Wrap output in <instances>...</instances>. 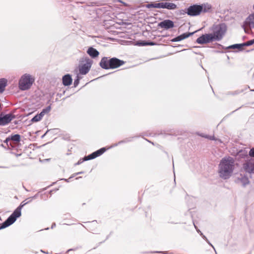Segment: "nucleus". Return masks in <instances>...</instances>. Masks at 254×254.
<instances>
[{"instance_id":"obj_1","label":"nucleus","mask_w":254,"mask_h":254,"mask_svg":"<svg viewBox=\"0 0 254 254\" xmlns=\"http://www.w3.org/2000/svg\"><path fill=\"white\" fill-rule=\"evenodd\" d=\"M234 169V160L231 157H225L220 161L218 166L219 177L227 180L232 176Z\"/></svg>"},{"instance_id":"obj_2","label":"nucleus","mask_w":254,"mask_h":254,"mask_svg":"<svg viewBox=\"0 0 254 254\" xmlns=\"http://www.w3.org/2000/svg\"><path fill=\"white\" fill-rule=\"evenodd\" d=\"M26 199L23 201L7 219L3 223L0 224V230L9 226L15 222L17 218L21 216L22 208L24 206L28 203V202H26Z\"/></svg>"},{"instance_id":"obj_3","label":"nucleus","mask_w":254,"mask_h":254,"mask_svg":"<svg viewBox=\"0 0 254 254\" xmlns=\"http://www.w3.org/2000/svg\"><path fill=\"white\" fill-rule=\"evenodd\" d=\"M125 64V62L117 58L110 59L108 57L102 58L99 65L103 69H114L120 67Z\"/></svg>"},{"instance_id":"obj_4","label":"nucleus","mask_w":254,"mask_h":254,"mask_svg":"<svg viewBox=\"0 0 254 254\" xmlns=\"http://www.w3.org/2000/svg\"><path fill=\"white\" fill-rule=\"evenodd\" d=\"M211 8V6L208 3L201 5L193 4L187 9L186 13L190 16H195L198 15L201 12H208Z\"/></svg>"},{"instance_id":"obj_5","label":"nucleus","mask_w":254,"mask_h":254,"mask_svg":"<svg viewBox=\"0 0 254 254\" xmlns=\"http://www.w3.org/2000/svg\"><path fill=\"white\" fill-rule=\"evenodd\" d=\"M227 27L224 23H221L213 27V33H211L214 41H219L223 37L226 31Z\"/></svg>"},{"instance_id":"obj_6","label":"nucleus","mask_w":254,"mask_h":254,"mask_svg":"<svg viewBox=\"0 0 254 254\" xmlns=\"http://www.w3.org/2000/svg\"><path fill=\"white\" fill-rule=\"evenodd\" d=\"M34 79L28 74L22 75L19 81V88L21 90L29 89L32 86Z\"/></svg>"},{"instance_id":"obj_7","label":"nucleus","mask_w":254,"mask_h":254,"mask_svg":"<svg viewBox=\"0 0 254 254\" xmlns=\"http://www.w3.org/2000/svg\"><path fill=\"white\" fill-rule=\"evenodd\" d=\"M147 8H166L169 10H174L177 8L176 4L164 0L158 3H151L146 5Z\"/></svg>"},{"instance_id":"obj_8","label":"nucleus","mask_w":254,"mask_h":254,"mask_svg":"<svg viewBox=\"0 0 254 254\" xmlns=\"http://www.w3.org/2000/svg\"><path fill=\"white\" fill-rule=\"evenodd\" d=\"M85 63L80 64L78 66L79 73L82 75H85L89 72L92 64V61L88 58H85Z\"/></svg>"},{"instance_id":"obj_9","label":"nucleus","mask_w":254,"mask_h":254,"mask_svg":"<svg viewBox=\"0 0 254 254\" xmlns=\"http://www.w3.org/2000/svg\"><path fill=\"white\" fill-rule=\"evenodd\" d=\"M211 33L202 34L197 38L196 42L199 44H205L214 41Z\"/></svg>"},{"instance_id":"obj_10","label":"nucleus","mask_w":254,"mask_h":254,"mask_svg":"<svg viewBox=\"0 0 254 254\" xmlns=\"http://www.w3.org/2000/svg\"><path fill=\"white\" fill-rule=\"evenodd\" d=\"M15 116L12 114H7L3 116L0 115V126H4L9 124L13 119Z\"/></svg>"},{"instance_id":"obj_11","label":"nucleus","mask_w":254,"mask_h":254,"mask_svg":"<svg viewBox=\"0 0 254 254\" xmlns=\"http://www.w3.org/2000/svg\"><path fill=\"white\" fill-rule=\"evenodd\" d=\"M235 182L245 187L249 184L250 181L246 175L240 174L236 179Z\"/></svg>"},{"instance_id":"obj_12","label":"nucleus","mask_w":254,"mask_h":254,"mask_svg":"<svg viewBox=\"0 0 254 254\" xmlns=\"http://www.w3.org/2000/svg\"><path fill=\"white\" fill-rule=\"evenodd\" d=\"M158 27L168 30L174 27V23L171 20L166 19L159 22Z\"/></svg>"},{"instance_id":"obj_13","label":"nucleus","mask_w":254,"mask_h":254,"mask_svg":"<svg viewBox=\"0 0 254 254\" xmlns=\"http://www.w3.org/2000/svg\"><path fill=\"white\" fill-rule=\"evenodd\" d=\"M243 168L244 170L249 173H254V164L247 162L243 164Z\"/></svg>"},{"instance_id":"obj_14","label":"nucleus","mask_w":254,"mask_h":254,"mask_svg":"<svg viewBox=\"0 0 254 254\" xmlns=\"http://www.w3.org/2000/svg\"><path fill=\"white\" fill-rule=\"evenodd\" d=\"M194 34V32H188V33H184L173 39H172L171 41L172 42H179L181 40H183L187 38H188L191 35H192Z\"/></svg>"},{"instance_id":"obj_15","label":"nucleus","mask_w":254,"mask_h":254,"mask_svg":"<svg viewBox=\"0 0 254 254\" xmlns=\"http://www.w3.org/2000/svg\"><path fill=\"white\" fill-rule=\"evenodd\" d=\"M246 24L254 28V13L250 14L245 21Z\"/></svg>"},{"instance_id":"obj_16","label":"nucleus","mask_w":254,"mask_h":254,"mask_svg":"<svg viewBox=\"0 0 254 254\" xmlns=\"http://www.w3.org/2000/svg\"><path fill=\"white\" fill-rule=\"evenodd\" d=\"M63 83L64 86H69L71 84L72 78L70 75L67 74L63 77Z\"/></svg>"},{"instance_id":"obj_17","label":"nucleus","mask_w":254,"mask_h":254,"mask_svg":"<svg viewBox=\"0 0 254 254\" xmlns=\"http://www.w3.org/2000/svg\"><path fill=\"white\" fill-rule=\"evenodd\" d=\"M87 53L92 58H95L99 55V52L93 47L89 48Z\"/></svg>"},{"instance_id":"obj_18","label":"nucleus","mask_w":254,"mask_h":254,"mask_svg":"<svg viewBox=\"0 0 254 254\" xmlns=\"http://www.w3.org/2000/svg\"><path fill=\"white\" fill-rule=\"evenodd\" d=\"M7 80L5 78L0 79V94L3 92L5 87L7 86Z\"/></svg>"},{"instance_id":"obj_19","label":"nucleus","mask_w":254,"mask_h":254,"mask_svg":"<svg viewBox=\"0 0 254 254\" xmlns=\"http://www.w3.org/2000/svg\"><path fill=\"white\" fill-rule=\"evenodd\" d=\"M245 46V45H244V43H242V44H234V45L228 46L227 48V49H237L241 51L243 49V48Z\"/></svg>"},{"instance_id":"obj_20","label":"nucleus","mask_w":254,"mask_h":254,"mask_svg":"<svg viewBox=\"0 0 254 254\" xmlns=\"http://www.w3.org/2000/svg\"><path fill=\"white\" fill-rule=\"evenodd\" d=\"M9 137L10 139L14 142H18L20 141V135L18 134L12 135L11 136H9Z\"/></svg>"},{"instance_id":"obj_21","label":"nucleus","mask_w":254,"mask_h":254,"mask_svg":"<svg viewBox=\"0 0 254 254\" xmlns=\"http://www.w3.org/2000/svg\"><path fill=\"white\" fill-rule=\"evenodd\" d=\"M96 157H97L95 154V152H94L87 156H85L83 158V161H87V160H92V159L96 158Z\"/></svg>"},{"instance_id":"obj_22","label":"nucleus","mask_w":254,"mask_h":254,"mask_svg":"<svg viewBox=\"0 0 254 254\" xmlns=\"http://www.w3.org/2000/svg\"><path fill=\"white\" fill-rule=\"evenodd\" d=\"M43 117V116H42V115L41 113H40V114H37L36 116H35L31 119V121L33 123L37 122L40 121L42 119Z\"/></svg>"},{"instance_id":"obj_23","label":"nucleus","mask_w":254,"mask_h":254,"mask_svg":"<svg viewBox=\"0 0 254 254\" xmlns=\"http://www.w3.org/2000/svg\"><path fill=\"white\" fill-rule=\"evenodd\" d=\"M247 151L245 150H240L237 153V156L240 158H245L247 156Z\"/></svg>"},{"instance_id":"obj_24","label":"nucleus","mask_w":254,"mask_h":254,"mask_svg":"<svg viewBox=\"0 0 254 254\" xmlns=\"http://www.w3.org/2000/svg\"><path fill=\"white\" fill-rule=\"evenodd\" d=\"M131 141V138H126V139H125L124 140H121V141H119L117 143L114 144V145H113L111 146V147H116V146H118V145L121 144L122 143L128 142H130Z\"/></svg>"},{"instance_id":"obj_25","label":"nucleus","mask_w":254,"mask_h":254,"mask_svg":"<svg viewBox=\"0 0 254 254\" xmlns=\"http://www.w3.org/2000/svg\"><path fill=\"white\" fill-rule=\"evenodd\" d=\"M106 149L105 147H103L95 151L96 157H97L103 154L106 151Z\"/></svg>"},{"instance_id":"obj_26","label":"nucleus","mask_w":254,"mask_h":254,"mask_svg":"<svg viewBox=\"0 0 254 254\" xmlns=\"http://www.w3.org/2000/svg\"><path fill=\"white\" fill-rule=\"evenodd\" d=\"M51 106H49L47 107L46 108L43 109L40 113L44 117V116L46 114H48L51 111Z\"/></svg>"},{"instance_id":"obj_27","label":"nucleus","mask_w":254,"mask_h":254,"mask_svg":"<svg viewBox=\"0 0 254 254\" xmlns=\"http://www.w3.org/2000/svg\"><path fill=\"white\" fill-rule=\"evenodd\" d=\"M135 45L138 46H147V41H137Z\"/></svg>"},{"instance_id":"obj_28","label":"nucleus","mask_w":254,"mask_h":254,"mask_svg":"<svg viewBox=\"0 0 254 254\" xmlns=\"http://www.w3.org/2000/svg\"><path fill=\"white\" fill-rule=\"evenodd\" d=\"M11 140L10 139V137L8 136L5 139V140L4 141V143H6V145L9 147V146L12 147V144H11V143L10 142V141Z\"/></svg>"},{"instance_id":"obj_29","label":"nucleus","mask_w":254,"mask_h":254,"mask_svg":"<svg viewBox=\"0 0 254 254\" xmlns=\"http://www.w3.org/2000/svg\"><path fill=\"white\" fill-rule=\"evenodd\" d=\"M79 80H80V77H79L78 75H77L76 77V79H74V83H73L74 86L75 87H76L79 84Z\"/></svg>"},{"instance_id":"obj_30","label":"nucleus","mask_w":254,"mask_h":254,"mask_svg":"<svg viewBox=\"0 0 254 254\" xmlns=\"http://www.w3.org/2000/svg\"><path fill=\"white\" fill-rule=\"evenodd\" d=\"M254 44V39L244 43L245 46H250Z\"/></svg>"},{"instance_id":"obj_31","label":"nucleus","mask_w":254,"mask_h":254,"mask_svg":"<svg viewBox=\"0 0 254 254\" xmlns=\"http://www.w3.org/2000/svg\"><path fill=\"white\" fill-rule=\"evenodd\" d=\"M205 138H208L211 140H215V138L214 135L211 136V135H206V136H205Z\"/></svg>"},{"instance_id":"obj_32","label":"nucleus","mask_w":254,"mask_h":254,"mask_svg":"<svg viewBox=\"0 0 254 254\" xmlns=\"http://www.w3.org/2000/svg\"><path fill=\"white\" fill-rule=\"evenodd\" d=\"M249 155L251 157H254V148H252L250 150Z\"/></svg>"},{"instance_id":"obj_33","label":"nucleus","mask_w":254,"mask_h":254,"mask_svg":"<svg viewBox=\"0 0 254 254\" xmlns=\"http://www.w3.org/2000/svg\"><path fill=\"white\" fill-rule=\"evenodd\" d=\"M155 253H163V254H174L173 253H169L168 252L166 251V252H160V251H156L155 252Z\"/></svg>"},{"instance_id":"obj_34","label":"nucleus","mask_w":254,"mask_h":254,"mask_svg":"<svg viewBox=\"0 0 254 254\" xmlns=\"http://www.w3.org/2000/svg\"><path fill=\"white\" fill-rule=\"evenodd\" d=\"M84 161H83V159H80L78 160V161L75 164L76 165H78L81 164Z\"/></svg>"},{"instance_id":"obj_35","label":"nucleus","mask_w":254,"mask_h":254,"mask_svg":"<svg viewBox=\"0 0 254 254\" xmlns=\"http://www.w3.org/2000/svg\"><path fill=\"white\" fill-rule=\"evenodd\" d=\"M147 45H150V46H153L156 45V43H155L153 42H147Z\"/></svg>"},{"instance_id":"obj_36","label":"nucleus","mask_w":254,"mask_h":254,"mask_svg":"<svg viewBox=\"0 0 254 254\" xmlns=\"http://www.w3.org/2000/svg\"><path fill=\"white\" fill-rule=\"evenodd\" d=\"M193 225H194V227H195V229H196V231H197L198 233H199V234L200 235L201 233H202V232H201V231H200V230L197 228V227L195 226V224H194V222H193Z\"/></svg>"},{"instance_id":"obj_37","label":"nucleus","mask_w":254,"mask_h":254,"mask_svg":"<svg viewBox=\"0 0 254 254\" xmlns=\"http://www.w3.org/2000/svg\"><path fill=\"white\" fill-rule=\"evenodd\" d=\"M200 236H202V238L205 241H208V239H207V238L202 233H201L200 234Z\"/></svg>"},{"instance_id":"obj_38","label":"nucleus","mask_w":254,"mask_h":254,"mask_svg":"<svg viewBox=\"0 0 254 254\" xmlns=\"http://www.w3.org/2000/svg\"><path fill=\"white\" fill-rule=\"evenodd\" d=\"M210 246H211L213 248V249L215 251V252L216 253V254H217V253H216V251L214 248V247H213V246L210 243V242L209 241V240H208V241H206Z\"/></svg>"},{"instance_id":"obj_39","label":"nucleus","mask_w":254,"mask_h":254,"mask_svg":"<svg viewBox=\"0 0 254 254\" xmlns=\"http://www.w3.org/2000/svg\"><path fill=\"white\" fill-rule=\"evenodd\" d=\"M33 199L31 197H30L27 199H26V200H27L26 202H28V203L31 202L32 201Z\"/></svg>"},{"instance_id":"obj_40","label":"nucleus","mask_w":254,"mask_h":254,"mask_svg":"<svg viewBox=\"0 0 254 254\" xmlns=\"http://www.w3.org/2000/svg\"><path fill=\"white\" fill-rule=\"evenodd\" d=\"M38 193H37L33 196H32L31 197L33 199H36L38 197Z\"/></svg>"},{"instance_id":"obj_41","label":"nucleus","mask_w":254,"mask_h":254,"mask_svg":"<svg viewBox=\"0 0 254 254\" xmlns=\"http://www.w3.org/2000/svg\"><path fill=\"white\" fill-rule=\"evenodd\" d=\"M198 134L203 137L205 138V136H206V135L203 134V133H198Z\"/></svg>"},{"instance_id":"obj_42","label":"nucleus","mask_w":254,"mask_h":254,"mask_svg":"<svg viewBox=\"0 0 254 254\" xmlns=\"http://www.w3.org/2000/svg\"><path fill=\"white\" fill-rule=\"evenodd\" d=\"M84 172H78V173H76L74 174V176H76L77 175H79V174H83Z\"/></svg>"},{"instance_id":"obj_43","label":"nucleus","mask_w":254,"mask_h":254,"mask_svg":"<svg viewBox=\"0 0 254 254\" xmlns=\"http://www.w3.org/2000/svg\"><path fill=\"white\" fill-rule=\"evenodd\" d=\"M55 226H56V223H54L52 224L51 228L53 229Z\"/></svg>"},{"instance_id":"obj_44","label":"nucleus","mask_w":254,"mask_h":254,"mask_svg":"<svg viewBox=\"0 0 254 254\" xmlns=\"http://www.w3.org/2000/svg\"><path fill=\"white\" fill-rule=\"evenodd\" d=\"M71 178H72V177H70L68 179H64V181H66V182H69V180H69V179H71Z\"/></svg>"},{"instance_id":"obj_45","label":"nucleus","mask_w":254,"mask_h":254,"mask_svg":"<svg viewBox=\"0 0 254 254\" xmlns=\"http://www.w3.org/2000/svg\"><path fill=\"white\" fill-rule=\"evenodd\" d=\"M48 131H49V130L46 131V133L42 136V137H44L47 133V132Z\"/></svg>"},{"instance_id":"obj_46","label":"nucleus","mask_w":254,"mask_h":254,"mask_svg":"<svg viewBox=\"0 0 254 254\" xmlns=\"http://www.w3.org/2000/svg\"><path fill=\"white\" fill-rule=\"evenodd\" d=\"M253 76H254V74H253Z\"/></svg>"},{"instance_id":"obj_47","label":"nucleus","mask_w":254,"mask_h":254,"mask_svg":"<svg viewBox=\"0 0 254 254\" xmlns=\"http://www.w3.org/2000/svg\"><path fill=\"white\" fill-rule=\"evenodd\" d=\"M253 91H254V90H253Z\"/></svg>"}]
</instances>
